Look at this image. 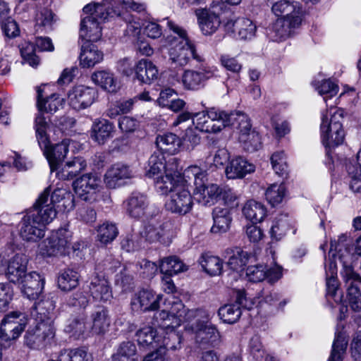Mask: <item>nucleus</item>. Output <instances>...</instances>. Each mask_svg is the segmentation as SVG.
<instances>
[{
	"label": "nucleus",
	"mask_w": 361,
	"mask_h": 361,
	"mask_svg": "<svg viewBox=\"0 0 361 361\" xmlns=\"http://www.w3.org/2000/svg\"><path fill=\"white\" fill-rule=\"evenodd\" d=\"M199 262L204 271L211 276L219 275L222 271L223 262L218 257L208 253L202 254Z\"/></svg>",
	"instance_id": "obj_43"
},
{
	"label": "nucleus",
	"mask_w": 361,
	"mask_h": 361,
	"mask_svg": "<svg viewBox=\"0 0 361 361\" xmlns=\"http://www.w3.org/2000/svg\"><path fill=\"white\" fill-rule=\"evenodd\" d=\"M92 320V330L97 334L104 333L109 324L110 319L108 311L104 307H97L91 315Z\"/></svg>",
	"instance_id": "obj_41"
},
{
	"label": "nucleus",
	"mask_w": 361,
	"mask_h": 361,
	"mask_svg": "<svg viewBox=\"0 0 361 361\" xmlns=\"http://www.w3.org/2000/svg\"><path fill=\"white\" fill-rule=\"evenodd\" d=\"M171 188L166 192H159L161 195L171 193L170 199L166 203V207L173 213L184 215L190 212L193 206V200L189 190L191 182H186L183 174L176 177L171 181Z\"/></svg>",
	"instance_id": "obj_7"
},
{
	"label": "nucleus",
	"mask_w": 361,
	"mask_h": 361,
	"mask_svg": "<svg viewBox=\"0 0 361 361\" xmlns=\"http://www.w3.org/2000/svg\"><path fill=\"white\" fill-rule=\"evenodd\" d=\"M35 123L36 137L40 148L44 151L49 161L51 171H57L68 152L71 140L64 139L60 143L49 147V140L47 134V130L49 128L48 122L42 115H39L35 118Z\"/></svg>",
	"instance_id": "obj_5"
},
{
	"label": "nucleus",
	"mask_w": 361,
	"mask_h": 361,
	"mask_svg": "<svg viewBox=\"0 0 361 361\" xmlns=\"http://www.w3.org/2000/svg\"><path fill=\"white\" fill-rule=\"evenodd\" d=\"M97 97V92L94 88L84 85L75 86L67 94L68 104L76 111L90 107Z\"/></svg>",
	"instance_id": "obj_16"
},
{
	"label": "nucleus",
	"mask_w": 361,
	"mask_h": 361,
	"mask_svg": "<svg viewBox=\"0 0 361 361\" xmlns=\"http://www.w3.org/2000/svg\"><path fill=\"white\" fill-rule=\"evenodd\" d=\"M348 346V340L342 332L336 334L329 361H342Z\"/></svg>",
	"instance_id": "obj_46"
},
{
	"label": "nucleus",
	"mask_w": 361,
	"mask_h": 361,
	"mask_svg": "<svg viewBox=\"0 0 361 361\" xmlns=\"http://www.w3.org/2000/svg\"><path fill=\"white\" fill-rule=\"evenodd\" d=\"M252 305V302L246 298L245 292L238 290L236 293L235 302L221 307L218 315L224 323L234 324L239 320L242 314L241 307L250 310Z\"/></svg>",
	"instance_id": "obj_15"
},
{
	"label": "nucleus",
	"mask_w": 361,
	"mask_h": 361,
	"mask_svg": "<svg viewBox=\"0 0 361 361\" xmlns=\"http://www.w3.org/2000/svg\"><path fill=\"white\" fill-rule=\"evenodd\" d=\"M238 139L243 149L248 152H255L261 147L260 136L259 133L255 130L247 134H240Z\"/></svg>",
	"instance_id": "obj_51"
},
{
	"label": "nucleus",
	"mask_w": 361,
	"mask_h": 361,
	"mask_svg": "<svg viewBox=\"0 0 361 361\" xmlns=\"http://www.w3.org/2000/svg\"><path fill=\"white\" fill-rule=\"evenodd\" d=\"M56 329L50 319H40L31 326L24 336L25 344L31 349L42 350L50 345L55 337Z\"/></svg>",
	"instance_id": "obj_9"
},
{
	"label": "nucleus",
	"mask_w": 361,
	"mask_h": 361,
	"mask_svg": "<svg viewBox=\"0 0 361 361\" xmlns=\"http://www.w3.org/2000/svg\"><path fill=\"white\" fill-rule=\"evenodd\" d=\"M92 80L97 85L109 92H116L119 88V82L114 74L109 71H98L92 73Z\"/></svg>",
	"instance_id": "obj_37"
},
{
	"label": "nucleus",
	"mask_w": 361,
	"mask_h": 361,
	"mask_svg": "<svg viewBox=\"0 0 361 361\" xmlns=\"http://www.w3.org/2000/svg\"><path fill=\"white\" fill-rule=\"evenodd\" d=\"M17 283L22 285V293L29 300H36L43 290L44 279L36 271H32L26 274Z\"/></svg>",
	"instance_id": "obj_22"
},
{
	"label": "nucleus",
	"mask_w": 361,
	"mask_h": 361,
	"mask_svg": "<svg viewBox=\"0 0 361 361\" xmlns=\"http://www.w3.org/2000/svg\"><path fill=\"white\" fill-rule=\"evenodd\" d=\"M61 361H92V355L85 348L63 350L60 353Z\"/></svg>",
	"instance_id": "obj_52"
},
{
	"label": "nucleus",
	"mask_w": 361,
	"mask_h": 361,
	"mask_svg": "<svg viewBox=\"0 0 361 361\" xmlns=\"http://www.w3.org/2000/svg\"><path fill=\"white\" fill-rule=\"evenodd\" d=\"M255 166L242 157L232 159L226 168V174L228 178H241L246 174L253 172Z\"/></svg>",
	"instance_id": "obj_33"
},
{
	"label": "nucleus",
	"mask_w": 361,
	"mask_h": 361,
	"mask_svg": "<svg viewBox=\"0 0 361 361\" xmlns=\"http://www.w3.org/2000/svg\"><path fill=\"white\" fill-rule=\"evenodd\" d=\"M161 272L165 275L172 276L187 269L183 262L176 256L164 258L159 266Z\"/></svg>",
	"instance_id": "obj_45"
},
{
	"label": "nucleus",
	"mask_w": 361,
	"mask_h": 361,
	"mask_svg": "<svg viewBox=\"0 0 361 361\" xmlns=\"http://www.w3.org/2000/svg\"><path fill=\"white\" fill-rule=\"evenodd\" d=\"M103 60V53L91 42H85L82 45L80 62L82 67L90 68Z\"/></svg>",
	"instance_id": "obj_35"
},
{
	"label": "nucleus",
	"mask_w": 361,
	"mask_h": 361,
	"mask_svg": "<svg viewBox=\"0 0 361 361\" xmlns=\"http://www.w3.org/2000/svg\"><path fill=\"white\" fill-rule=\"evenodd\" d=\"M136 78L145 84H151L158 79L159 71L157 66L148 59H141L135 67Z\"/></svg>",
	"instance_id": "obj_32"
},
{
	"label": "nucleus",
	"mask_w": 361,
	"mask_h": 361,
	"mask_svg": "<svg viewBox=\"0 0 361 361\" xmlns=\"http://www.w3.org/2000/svg\"><path fill=\"white\" fill-rule=\"evenodd\" d=\"M135 173L129 165L118 162L112 164L106 171L104 183L109 188H116L121 186L123 181L133 178Z\"/></svg>",
	"instance_id": "obj_18"
},
{
	"label": "nucleus",
	"mask_w": 361,
	"mask_h": 361,
	"mask_svg": "<svg viewBox=\"0 0 361 361\" xmlns=\"http://www.w3.org/2000/svg\"><path fill=\"white\" fill-rule=\"evenodd\" d=\"M27 324L25 314L12 312L6 314L0 325V341L9 346L22 334Z\"/></svg>",
	"instance_id": "obj_13"
},
{
	"label": "nucleus",
	"mask_w": 361,
	"mask_h": 361,
	"mask_svg": "<svg viewBox=\"0 0 361 361\" xmlns=\"http://www.w3.org/2000/svg\"><path fill=\"white\" fill-rule=\"evenodd\" d=\"M71 232L66 228L53 231L39 245V253L44 257L71 255Z\"/></svg>",
	"instance_id": "obj_10"
},
{
	"label": "nucleus",
	"mask_w": 361,
	"mask_h": 361,
	"mask_svg": "<svg viewBox=\"0 0 361 361\" xmlns=\"http://www.w3.org/2000/svg\"><path fill=\"white\" fill-rule=\"evenodd\" d=\"M27 257L23 254H16L12 257L8 264L6 276L12 283L20 282L26 274Z\"/></svg>",
	"instance_id": "obj_29"
},
{
	"label": "nucleus",
	"mask_w": 361,
	"mask_h": 361,
	"mask_svg": "<svg viewBox=\"0 0 361 361\" xmlns=\"http://www.w3.org/2000/svg\"><path fill=\"white\" fill-rule=\"evenodd\" d=\"M166 20L169 30L178 35L166 37L170 45L169 56L171 63L177 66H185L191 58L197 62H203L204 57L196 52L195 47L188 39L186 30L168 18Z\"/></svg>",
	"instance_id": "obj_2"
},
{
	"label": "nucleus",
	"mask_w": 361,
	"mask_h": 361,
	"mask_svg": "<svg viewBox=\"0 0 361 361\" xmlns=\"http://www.w3.org/2000/svg\"><path fill=\"white\" fill-rule=\"evenodd\" d=\"M326 297L328 300L331 298L335 302L343 304V306L341 310V311H343V308L346 309V305H345V300H344L343 295L338 288L337 279L333 274L326 279Z\"/></svg>",
	"instance_id": "obj_49"
},
{
	"label": "nucleus",
	"mask_w": 361,
	"mask_h": 361,
	"mask_svg": "<svg viewBox=\"0 0 361 361\" xmlns=\"http://www.w3.org/2000/svg\"><path fill=\"white\" fill-rule=\"evenodd\" d=\"M343 111L331 108L322 113L321 132L326 148L335 147L343 143L345 137L342 126Z\"/></svg>",
	"instance_id": "obj_8"
},
{
	"label": "nucleus",
	"mask_w": 361,
	"mask_h": 361,
	"mask_svg": "<svg viewBox=\"0 0 361 361\" xmlns=\"http://www.w3.org/2000/svg\"><path fill=\"white\" fill-rule=\"evenodd\" d=\"M35 52V47L32 43H25L20 48V54L23 60L32 67H36L39 62V58Z\"/></svg>",
	"instance_id": "obj_62"
},
{
	"label": "nucleus",
	"mask_w": 361,
	"mask_h": 361,
	"mask_svg": "<svg viewBox=\"0 0 361 361\" xmlns=\"http://www.w3.org/2000/svg\"><path fill=\"white\" fill-rule=\"evenodd\" d=\"M302 18L298 16L295 19L278 18L267 30V35L272 41L280 42L289 37L293 30L298 27Z\"/></svg>",
	"instance_id": "obj_20"
},
{
	"label": "nucleus",
	"mask_w": 361,
	"mask_h": 361,
	"mask_svg": "<svg viewBox=\"0 0 361 361\" xmlns=\"http://www.w3.org/2000/svg\"><path fill=\"white\" fill-rule=\"evenodd\" d=\"M87 167L86 160L82 157H73L59 167L56 176L60 180H72L83 171Z\"/></svg>",
	"instance_id": "obj_31"
},
{
	"label": "nucleus",
	"mask_w": 361,
	"mask_h": 361,
	"mask_svg": "<svg viewBox=\"0 0 361 361\" xmlns=\"http://www.w3.org/2000/svg\"><path fill=\"white\" fill-rule=\"evenodd\" d=\"M186 182H191L195 186L194 195L195 199L203 205H212L219 198L221 192L216 184L206 185L207 173L206 171L194 165L184 171Z\"/></svg>",
	"instance_id": "obj_6"
},
{
	"label": "nucleus",
	"mask_w": 361,
	"mask_h": 361,
	"mask_svg": "<svg viewBox=\"0 0 361 361\" xmlns=\"http://www.w3.org/2000/svg\"><path fill=\"white\" fill-rule=\"evenodd\" d=\"M95 272L90 279L89 290L92 298L98 301L106 302L112 297V290L110 283L102 271L100 264L97 265Z\"/></svg>",
	"instance_id": "obj_17"
},
{
	"label": "nucleus",
	"mask_w": 361,
	"mask_h": 361,
	"mask_svg": "<svg viewBox=\"0 0 361 361\" xmlns=\"http://www.w3.org/2000/svg\"><path fill=\"white\" fill-rule=\"evenodd\" d=\"M319 94L324 96V99L326 100L328 98L337 94L338 92V86L331 80H324L316 87Z\"/></svg>",
	"instance_id": "obj_61"
},
{
	"label": "nucleus",
	"mask_w": 361,
	"mask_h": 361,
	"mask_svg": "<svg viewBox=\"0 0 361 361\" xmlns=\"http://www.w3.org/2000/svg\"><path fill=\"white\" fill-rule=\"evenodd\" d=\"M82 11L86 16L82 17L80 22V37L85 42L99 39L102 37L100 25L114 16H121V13L116 9L111 8L109 11L105 4L90 3Z\"/></svg>",
	"instance_id": "obj_3"
},
{
	"label": "nucleus",
	"mask_w": 361,
	"mask_h": 361,
	"mask_svg": "<svg viewBox=\"0 0 361 361\" xmlns=\"http://www.w3.org/2000/svg\"><path fill=\"white\" fill-rule=\"evenodd\" d=\"M271 10L276 16H283L281 18L295 19L298 16L302 19V9L298 2L280 0L272 4Z\"/></svg>",
	"instance_id": "obj_34"
},
{
	"label": "nucleus",
	"mask_w": 361,
	"mask_h": 361,
	"mask_svg": "<svg viewBox=\"0 0 361 361\" xmlns=\"http://www.w3.org/2000/svg\"><path fill=\"white\" fill-rule=\"evenodd\" d=\"M289 230V224L286 216L281 215L273 222L270 233L272 238L276 240L284 236Z\"/></svg>",
	"instance_id": "obj_56"
},
{
	"label": "nucleus",
	"mask_w": 361,
	"mask_h": 361,
	"mask_svg": "<svg viewBox=\"0 0 361 361\" xmlns=\"http://www.w3.org/2000/svg\"><path fill=\"white\" fill-rule=\"evenodd\" d=\"M115 126L106 119H96L91 127L90 137L99 145H104L113 137Z\"/></svg>",
	"instance_id": "obj_27"
},
{
	"label": "nucleus",
	"mask_w": 361,
	"mask_h": 361,
	"mask_svg": "<svg viewBox=\"0 0 361 361\" xmlns=\"http://www.w3.org/2000/svg\"><path fill=\"white\" fill-rule=\"evenodd\" d=\"M164 307H168L169 312L172 317L178 318L180 320V324L184 319L185 307L183 302L178 298L169 297L165 299Z\"/></svg>",
	"instance_id": "obj_55"
},
{
	"label": "nucleus",
	"mask_w": 361,
	"mask_h": 361,
	"mask_svg": "<svg viewBox=\"0 0 361 361\" xmlns=\"http://www.w3.org/2000/svg\"><path fill=\"white\" fill-rule=\"evenodd\" d=\"M79 274L71 269L63 270L58 277V286L64 291L76 288L79 283Z\"/></svg>",
	"instance_id": "obj_47"
},
{
	"label": "nucleus",
	"mask_w": 361,
	"mask_h": 361,
	"mask_svg": "<svg viewBox=\"0 0 361 361\" xmlns=\"http://www.w3.org/2000/svg\"><path fill=\"white\" fill-rule=\"evenodd\" d=\"M97 239L103 244L113 241L117 236L118 231L114 224L106 222L97 229Z\"/></svg>",
	"instance_id": "obj_54"
},
{
	"label": "nucleus",
	"mask_w": 361,
	"mask_h": 361,
	"mask_svg": "<svg viewBox=\"0 0 361 361\" xmlns=\"http://www.w3.org/2000/svg\"><path fill=\"white\" fill-rule=\"evenodd\" d=\"M249 257L250 255L247 252L243 250L240 247H235L232 250V255L229 257L227 264L231 269L239 271L246 265Z\"/></svg>",
	"instance_id": "obj_48"
},
{
	"label": "nucleus",
	"mask_w": 361,
	"mask_h": 361,
	"mask_svg": "<svg viewBox=\"0 0 361 361\" xmlns=\"http://www.w3.org/2000/svg\"><path fill=\"white\" fill-rule=\"evenodd\" d=\"M152 325L159 327L161 331H166L168 336H164V345L166 350H175L180 348V338L174 331V329L180 326V320L172 317L169 312L168 307L154 314Z\"/></svg>",
	"instance_id": "obj_11"
},
{
	"label": "nucleus",
	"mask_w": 361,
	"mask_h": 361,
	"mask_svg": "<svg viewBox=\"0 0 361 361\" xmlns=\"http://www.w3.org/2000/svg\"><path fill=\"white\" fill-rule=\"evenodd\" d=\"M85 318L82 316L73 319L65 328V331L75 338H79L86 331Z\"/></svg>",
	"instance_id": "obj_58"
},
{
	"label": "nucleus",
	"mask_w": 361,
	"mask_h": 361,
	"mask_svg": "<svg viewBox=\"0 0 361 361\" xmlns=\"http://www.w3.org/2000/svg\"><path fill=\"white\" fill-rule=\"evenodd\" d=\"M156 145L160 151L174 154L180 146V140L176 135L168 133L159 135L156 139Z\"/></svg>",
	"instance_id": "obj_40"
},
{
	"label": "nucleus",
	"mask_w": 361,
	"mask_h": 361,
	"mask_svg": "<svg viewBox=\"0 0 361 361\" xmlns=\"http://www.w3.org/2000/svg\"><path fill=\"white\" fill-rule=\"evenodd\" d=\"M175 158L166 161L161 152H154L149 158L146 176L154 180V185L159 192H166L171 188L172 180L179 177Z\"/></svg>",
	"instance_id": "obj_4"
},
{
	"label": "nucleus",
	"mask_w": 361,
	"mask_h": 361,
	"mask_svg": "<svg viewBox=\"0 0 361 361\" xmlns=\"http://www.w3.org/2000/svg\"><path fill=\"white\" fill-rule=\"evenodd\" d=\"M56 20L54 14L51 10L44 8L37 15L36 25L44 27L45 30H51L52 25Z\"/></svg>",
	"instance_id": "obj_59"
},
{
	"label": "nucleus",
	"mask_w": 361,
	"mask_h": 361,
	"mask_svg": "<svg viewBox=\"0 0 361 361\" xmlns=\"http://www.w3.org/2000/svg\"><path fill=\"white\" fill-rule=\"evenodd\" d=\"M161 299V295H157L152 290L142 289L132 297L131 308L136 312L154 311L159 307Z\"/></svg>",
	"instance_id": "obj_19"
},
{
	"label": "nucleus",
	"mask_w": 361,
	"mask_h": 361,
	"mask_svg": "<svg viewBox=\"0 0 361 361\" xmlns=\"http://www.w3.org/2000/svg\"><path fill=\"white\" fill-rule=\"evenodd\" d=\"M116 11L121 13V16L118 17L122 18L127 23L125 35L135 38L138 37L142 27L139 20L127 11L121 13L120 11Z\"/></svg>",
	"instance_id": "obj_53"
},
{
	"label": "nucleus",
	"mask_w": 361,
	"mask_h": 361,
	"mask_svg": "<svg viewBox=\"0 0 361 361\" xmlns=\"http://www.w3.org/2000/svg\"><path fill=\"white\" fill-rule=\"evenodd\" d=\"M170 228L171 224L169 223L163 224H149L140 232L141 240L149 243L160 241L165 243L171 235Z\"/></svg>",
	"instance_id": "obj_25"
},
{
	"label": "nucleus",
	"mask_w": 361,
	"mask_h": 361,
	"mask_svg": "<svg viewBox=\"0 0 361 361\" xmlns=\"http://www.w3.org/2000/svg\"><path fill=\"white\" fill-rule=\"evenodd\" d=\"M249 349L250 355L256 360H262L265 354L266 350L261 342V339L258 336H254L250 341Z\"/></svg>",
	"instance_id": "obj_64"
},
{
	"label": "nucleus",
	"mask_w": 361,
	"mask_h": 361,
	"mask_svg": "<svg viewBox=\"0 0 361 361\" xmlns=\"http://www.w3.org/2000/svg\"><path fill=\"white\" fill-rule=\"evenodd\" d=\"M350 177L349 186L355 193H361V167H357L350 163L346 165Z\"/></svg>",
	"instance_id": "obj_57"
},
{
	"label": "nucleus",
	"mask_w": 361,
	"mask_h": 361,
	"mask_svg": "<svg viewBox=\"0 0 361 361\" xmlns=\"http://www.w3.org/2000/svg\"><path fill=\"white\" fill-rule=\"evenodd\" d=\"M159 334L160 332L157 331L154 326H145L136 332L135 336L138 344L142 347H159L166 349L163 343L164 337L162 338Z\"/></svg>",
	"instance_id": "obj_28"
},
{
	"label": "nucleus",
	"mask_w": 361,
	"mask_h": 361,
	"mask_svg": "<svg viewBox=\"0 0 361 361\" xmlns=\"http://www.w3.org/2000/svg\"><path fill=\"white\" fill-rule=\"evenodd\" d=\"M49 189H45L36 200L32 209L26 213L20 221L19 235L23 240L36 242L45 235L47 224L56 216V211L48 202Z\"/></svg>",
	"instance_id": "obj_1"
},
{
	"label": "nucleus",
	"mask_w": 361,
	"mask_h": 361,
	"mask_svg": "<svg viewBox=\"0 0 361 361\" xmlns=\"http://www.w3.org/2000/svg\"><path fill=\"white\" fill-rule=\"evenodd\" d=\"M126 210L133 218L140 219L145 216L149 201L147 197L140 192H133L126 200Z\"/></svg>",
	"instance_id": "obj_30"
},
{
	"label": "nucleus",
	"mask_w": 361,
	"mask_h": 361,
	"mask_svg": "<svg viewBox=\"0 0 361 361\" xmlns=\"http://www.w3.org/2000/svg\"><path fill=\"white\" fill-rule=\"evenodd\" d=\"M116 353L124 358H128L130 361H137L138 355L137 354V347L133 342L124 341L121 343Z\"/></svg>",
	"instance_id": "obj_60"
},
{
	"label": "nucleus",
	"mask_w": 361,
	"mask_h": 361,
	"mask_svg": "<svg viewBox=\"0 0 361 361\" xmlns=\"http://www.w3.org/2000/svg\"><path fill=\"white\" fill-rule=\"evenodd\" d=\"M197 315L202 318L192 325V330L196 334L197 341L202 343L215 345L219 340L220 334L216 327L209 323L210 314L202 310H197Z\"/></svg>",
	"instance_id": "obj_14"
},
{
	"label": "nucleus",
	"mask_w": 361,
	"mask_h": 361,
	"mask_svg": "<svg viewBox=\"0 0 361 361\" xmlns=\"http://www.w3.org/2000/svg\"><path fill=\"white\" fill-rule=\"evenodd\" d=\"M214 70L207 66H202L198 71L186 70L182 75V82L185 88L197 90L202 87L204 82L213 77Z\"/></svg>",
	"instance_id": "obj_21"
},
{
	"label": "nucleus",
	"mask_w": 361,
	"mask_h": 361,
	"mask_svg": "<svg viewBox=\"0 0 361 361\" xmlns=\"http://www.w3.org/2000/svg\"><path fill=\"white\" fill-rule=\"evenodd\" d=\"M227 30L237 33L239 38L243 40L252 39L257 32V25L249 18H241L234 21H228L226 24Z\"/></svg>",
	"instance_id": "obj_26"
},
{
	"label": "nucleus",
	"mask_w": 361,
	"mask_h": 361,
	"mask_svg": "<svg viewBox=\"0 0 361 361\" xmlns=\"http://www.w3.org/2000/svg\"><path fill=\"white\" fill-rule=\"evenodd\" d=\"M214 224L211 232L214 233H226L231 225L232 216L231 210L228 208L216 207L212 212Z\"/></svg>",
	"instance_id": "obj_36"
},
{
	"label": "nucleus",
	"mask_w": 361,
	"mask_h": 361,
	"mask_svg": "<svg viewBox=\"0 0 361 361\" xmlns=\"http://www.w3.org/2000/svg\"><path fill=\"white\" fill-rule=\"evenodd\" d=\"M221 6L216 5L209 9H203L197 13L200 29L203 34L211 35L216 32L221 24L218 11Z\"/></svg>",
	"instance_id": "obj_23"
},
{
	"label": "nucleus",
	"mask_w": 361,
	"mask_h": 361,
	"mask_svg": "<svg viewBox=\"0 0 361 361\" xmlns=\"http://www.w3.org/2000/svg\"><path fill=\"white\" fill-rule=\"evenodd\" d=\"M13 289L8 283H0V312H6L13 298Z\"/></svg>",
	"instance_id": "obj_63"
},
{
	"label": "nucleus",
	"mask_w": 361,
	"mask_h": 361,
	"mask_svg": "<svg viewBox=\"0 0 361 361\" xmlns=\"http://www.w3.org/2000/svg\"><path fill=\"white\" fill-rule=\"evenodd\" d=\"M99 179L91 173H87L73 182L75 192L83 200H90L99 186Z\"/></svg>",
	"instance_id": "obj_24"
},
{
	"label": "nucleus",
	"mask_w": 361,
	"mask_h": 361,
	"mask_svg": "<svg viewBox=\"0 0 361 361\" xmlns=\"http://www.w3.org/2000/svg\"><path fill=\"white\" fill-rule=\"evenodd\" d=\"M286 192V188L283 183L280 184L274 183L267 189L265 196L269 203L272 207H275L282 202Z\"/></svg>",
	"instance_id": "obj_50"
},
{
	"label": "nucleus",
	"mask_w": 361,
	"mask_h": 361,
	"mask_svg": "<svg viewBox=\"0 0 361 361\" xmlns=\"http://www.w3.org/2000/svg\"><path fill=\"white\" fill-rule=\"evenodd\" d=\"M243 214L247 219L256 224L262 221L266 216L267 209L261 202L250 200L243 207Z\"/></svg>",
	"instance_id": "obj_39"
},
{
	"label": "nucleus",
	"mask_w": 361,
	"mask_h": 361,
	"mask_svg": "<svg viewBox=\"0 0 361 361\" xmlns=\"http://www.w3.org/2000/svg\"><path fill=\"white\" fill-rule=\"evenodd\" d=\"M115 284L123 292L132 290L135 287L132 266H125L115 276Z\"/></svg>",
	"instance_id": "obj_44"
},
{
	"label": "nucleus",
	"mask_w": 361,
	"mask_h": 361,
	"mask_svg": "<svg viewBox=\"0 0 361 361\" xmlns=\"http://www.w3.org/2000/svg\"><path fill=\"white\" fill-rule=\"evenodd\" d=\"M193 123L197 129L205 133H219L228 126L226 112L216 108H210L195 114Z\"/></svg>",
	"instance_id": "obj_12"
},
{
	"label": "nucleus",
	"mask_w": 361,
	"mask_h": 361,
	"mask_svg": "<svg viewBox=\"0 0 361 361\" xmlns=\"http://www.w3.org/2000/svg\"><path fill=\"white\" fill-rule=\"evenodd\" d=\"M226 120L228 126L236 124V128L239 130V135L241 133H249L252 132V126L250 120L247 115L240 111L226 113Z\"/></svg>",
	"instance_id": "obj_42"
},
{
	"label": "nucleus",
	"mask_w": 361,
	"mask_h": 361,
	"mask_svg": "<svg viewBox=\"0 0 361 361\" xmlns=\"http://www.w3.org/2000/svg\"><path fill=\"white\" fill-rule=\"evenodd\" d=\"M37 107L39 111V115H42L47 121V118L44 116L43 112L53 114L56 112L60 106H61V99L56 94H51L47 99H43L42 90L41 87L37 88Z\"/></svg>",
	"instance_id": "obj_38"
}]
</instances>
